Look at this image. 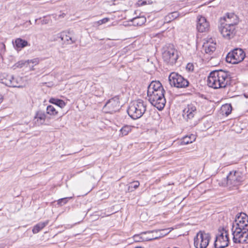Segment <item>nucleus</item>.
Returning a JSON list of instances; mask_svg holds the SVG:
<instances>
[{
    "instance_id": "obj_29",
    "label": "nucleus",
    "mask_w": 248,
    "mask_h": 248,
    "mask_svg": "<svg viewBox=\"0 0 248 248\" xmlns=\"http://www.w3.org/2000/svg\"><path fill=\"white\" fill-rule=\"evenodd\" d=\"M222 112L224 113L226 116L229 115L232 112V107L230 104H226L223 105L221 107Z\"/></svg>"
},
{
    "instance_id": "obj_1",
    "label": "nucleus",
    "mask_w": 248,
    "mask_h": 248,
    "mask_svg": "<svg viewBox=\"0 0 248 248\" xmlns=\"http://www.w3.org/2000/svg\"><path fill=\"white\" fill-rule=\"evenodd\" d=\"M232 231L234 243H248V216L246 213L237 214Z\"/></svg>"
},
{
    "instance_id": "obj_43",
    "label": "nucleus",
    "mask_w": 248,
    "mask_h": 248,
    "mask_svg": "<svg viewBox=\"0 0 248 248\" xmlns=\"http://www.w3.org/2000/svg\"><path fill=\"white\" fill-rule=\"evenodd\" d=\"M248 164H246V168L247 167Z\"/></svg>"
},
{
    "instance_id": "obj_24",
    "label": "nucleus",
    "mask_w": 248,
    "mask_h": 248,
    "mask_svg": "<svg viewBox=\"0 0 248 248\" xmlns=\"http://www.w3.org/2000/svg\"><path fill=\"white\" fill-rule=\"evenodd\" d=\"M179 14L177 11L170 13L165 17V22L166 23H170L171 21L177 18L178 17H179Z\"/></svg>"
},
{
    "instance_id": "obj_37",
    "label": "nucleus",
    "mask_w": 248,
    "mask_h": 248,
    "mask_svg": "<svg viewBox=\"0 0 248 248\" xmlns=\"http://www.w3.org/2000/svg\"><path fill=\"white\" fill-rule=\"evenodd\" d=\"M146 4H147V2L146 0H139V1H138V4L140 6H143V5H146Z\"/></svg>"
},
{
    "instance_id": "obj_40",
    "label": "nucleus",
    "mask_w": 248,
    "mask_h": 248,
    "mask_svg": "<svg viewBox=\"0 0 248 248\" xmlns=\"http://www.w3.org/2000/svg\"><path fill=\"white\" fill-rule=\"evenodd\" d=\"M197 124V122H195V123L193 124V125H196Z\"/></svg>"
},
{
    "instance_id": "obj_39",
    "label": "nucleus",
    "mask_w": 248,
    "mask_h": 248,
    "mask_svg": "<svg viewBox=\"0 0 248 248\" xmlns=\"http://www.w3.org/2000/svg\"><path fill=\"white\" fill-rule=\"evenodd\" d=\"M2 101H3V97L1 94H0V104L2 102Z\"/></svg>"
},
{
    "instance_id": "obj_14",
    "label": "nucleus",
    "mask_w": 248,
    "mask_h": 248,
    "mask_svg": "<svg viewBox=\"0 0 248 248\" xmlns=\"http://www.w3.org/2000/svg\"><path fill=\"white\" fill-rule=\"evenodd\" d=\"M104 108L108 109V112L113 113L119 110L120 102L117 97H113L108 100L105 105Z\"/></svg>"
},
{
    "instance_id": "obj_11",
    "label": "nucleus",
    "mask_w": 248,
    "mask_h": 248,
    "mask_svg": "<svg viewBox=\"0 0 248 248\" xmlns=\"http://www.w3.org/2000/svg\"><path fill=\"white\" fill-rule=\"evenodd\" d=\"M20 78H15L13 75L8 74L6 73L0 75V80L1 82L5 85L11 87L20 88L19 81Z\"/></svg>"
},
{
    "instance_id": "obj_21",
    "label": "nucleus",
    "mask_w": 248,
    "mask_h": 248,
    "mask_svg": "<svg viewBox=\"0 0 248 248\" xmlns=\"http://www.w3.org/2000/svg\"><path fill=\"white\" fill-rule=\"evenodd\" d=\"M48 220H46L43 222H40L38 223V224H37L33 227V228L32 230V232L34 234L37 233L41 230H42L45 226H46L48 224Z\"/></svg>"
},
{
    "instance_id": "obj_41",
    "label": "nucleus",
    "mask_w": 248,
    "mask_h": 248,
    "mask_svg": "<svg viewBox=\"0 0 248 248\" xmlns=\"http://www.w3.org/2000/svg\"><path fill=\"white\" fill-rule=\"evenodd\" d=\"M244 96L246 98H248V95H247L246 94H244Z\"/></svg>"
},
{
    "instance_id": "obj_19",
    "label": "nucleus",
    "mask_w": 248,
    "mask_h": 248,
    "mask_svg": "<svg viewBox=\"0 0 248 248\" xmlns=\"http://www.w3.org/2000/svg\"><path fill=\"white\" fill-rule=\"evenodd\" d=\"M46 118L45 113L39 110L36 112L34 117V123L37 125H40L44 124Z\"/></svg>"
},
{
    "instance_id": "obj_8",
    "label": "nucleus",
    "mask_w": 248,
    "mask_h": 248,
    "mask_svg": "<svg viewBox=\"0 0 248 248\" xmlns=\"http://www.w3.org/2000/svg\"><path fill=\"white\" fill-rule=\"evenodd\" d=\"M227 184L230 186H237L244 180L243 173L239 171H230L226 177Z\"/></svg>"
},
{
    "instance_id": "obj_30",
    "label": "nucleus",
    "mask_w": 248,
    "mask_h": 248,
    "mask_svg": "<svg viewBox=\"0 0 248 248\" xmlns=\"http://www.w3.org/2000/svg\"><path fill=\"white\" fill-rule=\"evenodd\" d=\"M27 61H29L28 67L31 70H33L34 66L38 64L39 62V59L38 58H34L32 60H28Z\"/></svg>"
},
{
    "instance_id": "obj_35",
    "label": "nucleus",
    "mask_w": 248,
    "mask_h": 248,
    "mask_svg": "<svg viewBox=\"0 0 248 248\" xmlns=\"http://www.w3.org/2000/svg\"><path fill=\"white\" fill-rule=\"evenodd\" d=\"M109 21V18L108 17H105L102 19H101L97 21L98 25H102L105 24Z\"/></svg>"
},
{
    "instance_id": "obj_7",
    "label": "nucleus",
    "mask_w": 248,
    "mask_h": 248,
    "mask_svg": "<svg viewBox=\"0 0 248 248\" xmlns=\"http://www.w3.org/2000/svg\"><path fill=\"white\" fill-rule=\"evenodd\" d=\"M164 93H161L147 95L148 100L159 110H162L164 108L166 103Z\"/></svg>"
},
{
    "instance_id": "obj_33",
    "label": "nucleus",
    "mask_w": 248,
    "mask_h": 248,
    "mask_svg": "<svg viewBox=\"0 0 248 248\" xmlns=\"http://www.w3.org/2000/svg\"><path fill=\"white\" fill-rule=\"evenodd\" d=\"M72 197H66L64 198H62L58 201V203L61 205H62L67 203L68 201V199H71Z\"/></svg>"
},
{
    "instance_id": "obj_27",
    "label": "nucleus",
    "mask_w": 248,
    "mask_h": 248,
    "mask_svg": "<svg viewBox=\"0 0 248 248\" xmlns=\"http://www.w3.org/2000/svg\"><path fill=\"white\" fill-rule=\"evenodd\" d=\"M29 61L27 60H21L18 61L13 66L14 69L16 68H21L23 67H28Z\"/></svg>"
},
{
    "instance_id": "obj_3",
    "label": "nucleus",
    "mask_w": 248,
    "mask_h": 248,
    "mask_svg": "<svg viewBox=\"0 0 248 248\" xmlns=\"http://www.w3.org/2000/svg\"><path fill=\"white\" fill-rule=\"evenodd\" d=\"M147 104L142 99H138L131 104L127 110L129 116L133 119H138L144 114L146 110Z\"/></svg>"
},
{
    "instance_id": "obj_15",
    "label": "nucleus",
    "mask_w": 248,
    "mask_h": 248,
    "mask_svg": "<svg viewBox=\"0 0 248 248\" xmlns=\"http://www.w3.org/2000/svg\"><path fill=\"white\" fill-rule=\"evenodd\" d=\"M161 93H165V91L159 81H152L148 85L147 95Z\"/></svg>"
},
{
    "instance_id": "obj_32",
    "label": "nucleus",
    "mask_w": 248,
    "mask_h": 248,
    "mask_svg": "<svg viewBox=\"0 0 248 248\" xmlns=\"http://www.w3.org/2000/svg\"><path fill=\"white\" fill-rule=\"evenodd\" d=\"M131 130L130 126L126 125L124 126L120 130V133L122 136L127 135L128 133Z\"/></svg>"
},
{
    "instance_id": "obj_9",
    "label": "nucleus",
    "mask_w": 248,
    "mask_h": 248,
    "mask_svg": "<svg viewBox=\"0 0 248 248\" xmlns=\"http://www.w3.org/2000/svg\"><path fill=\"white\" fill-rule=\"evenodd\" d=\"M218 29L223 37L228 40L233 38L237 32L236 27L222 22L218 27Z\"/></svg>"
},
{
    "instance_id": "obj_16",
    "label": "nucleus",
    "mask_w": 248,
    "mask_h": 248,
    "mask_svg": "<svg viewBox=\"0 0 248 248\" xmlns=\"http://www.w3.org/2000/svg\"><path fill=\"white\" fill-rule=\"evenodd\" d=\"M74 32L73 31H62L57 35V38H60L62 41L67 44H72L76 42V39L73 37Z\"/></svg>"
},
{
    "instance_id": "obj_10",
    "label": "nucleus",
    "mask_w": 248,
    "mask_h": 248,
    "mask_svg": "<svg viewBox=\"0 0 248 248\" xmlns=\"http://www.w3.org/2000/svg\"><path fill=\"white\" fill-rule=\"evenodd\" d=\"M228 232L222 228L221 231H219V233L216 236V240L214 243L215 248H224L227 247L229 243V239Z\"/></svg>"
},
{
    "instance_id": "obj_2",
    "label": "nucleus",
    "mask_w": 248,
    "mask_h": 248,
    "mask_svg": "<svg viewBox=\"0 0 248 248\" xmlns=\"http://www.w3.org/2000/svg\"><path fill=\"white\" fill-rule=\"evenodd\" d=\"M231 78L227 71L222 70L213 71L208 77L207 84L214 89L224 88L231 84Z\"/></svg>"
},
{
    "instance_id": "obj_12",
    "label": "nucleus",
    "mask_w": 248,
    "mask_h": 248,
    "mask_svg": "<svg viewBox=\"0 0 248 248\" xmlns=\"http://www.w3.org/2000/svg\"><path fill=\"white\" fill-rule=\"evenodd\" d=\"M197 114L196 103H190L187 104L183 110V116L187 122L191 123Z\"/></svg>"
},
{
    "instance_id": "obj_23",
    "label": "nucleus",
    "mask_w": 248,
    "mask_h": 248,
    "mask_svg": "<svg viewBox=\"0 0 248 248\" xmlns=\"http://www.w3.org/2000/svg\"><path fill=\"white\" fill-rule=\"evenodd\" d=\"M196 140L195 135L191 134L189 136H186L183 139L181 142V145H186Z\"/></svg>"
},
{
    "instance_id": "obj_34",
    "label": "nucleus",
    "mask_w": 248,
    "mask_h": 248,
    "mask_svg": "<svg viewBox=\"0 0 248 248\" xmlns=\"http://www.w3.org/2000/svg\"><path fill=\"white\" fill-rule=\"evenodd\" d=\"M134 240L136 242H141L144 240V239L142 237L140 236V235H135L133 236Z\"/></svg>"
},
{
    "instance_id": "obj_26",
    "label": "nucleus",
    "mask_w": 248,
    "mask_h": 248,
    "mask_svg": "<svg viewBox=\"0 0 248 248\" xmlns=\"http://www.w3.org/2000/svg\"><path fill=\"white\" fill-rule=\"evenodd\" d=\"M15 46L17 48H23L28 45L27 41L21 38H17L15 40Z\"/></svg>"
},
{
    "instance_id": "obj_38",
    "label": "nucleus",
    "mask_w": 248,
    "mask_h": 248,
    "mask_svg": "<svg viewBox=\"0 0 248 248\" xmlns=\"http://www.w3.org/2000/svg\"><path fill=\"white\" fill-rule=\"evenodd\" d=\"M158 237L157 236H155V237H147L146 238V240H154V239H156Z\"/></svg>"
},
{
    "instance_id": "obj_25",
    "label": "nucleus",
    "mask_w": 248,
    "mask_h": 248,
    "mask_svg": "<svg viewBox=\"0 0 248 248\" xmlns=\"http://www.w3.org/2000/svg\"><path fill=\"white\" fill-rule=\"evenodd\" d=\"M134 26H141L146 21V18L143 16H138L134 18L132 21Z\"/></svg>"
},
{
    "instance_id": "obj_28",
    "label": "nucleus",
    "mask_w": 248,
    "mask_h": 248,
    "mask_svg": "<svg viewBox=\"0 0 248 248\" xmlns=\"http://www.w3.org/2000/svg\"><path fill=\"white\" fill-rule=\"evenodd\" d=\"M46 113L52 116H57L58 111L52 105H48L46 108Z\"/></svg>"
},
{
    "instance_id": "obj_5",
    "label": "nucleus",
    "mask_w": 248,
    "mask_h": 248,
    "mask_svg": "<svg viewBox=\"0 0 248 248\" xmlns=\"http://www.w3.org/2000/svg\"><path fill=\"white\" fill-rule=\"evenodd\" d=\"M169 81L171 86L177 88H186L189 84L187 79L175 72H172L170 74Z\"/></svg>"
},
{
    "instance_id": "obj_6",
    "label": "nucleus",
    "mask_w": 248,
    "mask_h": 248,
    "mask_svg": "<svg viewBox=\"0 0 248 248\" xmlns=\"http://www.w3.org/2000/svg\"><path fill=\"white\" fill-rule=\"evenodd\" d=\"M245 56V53L242 49L236 48L228 53L226 57V61L230 63L237 64L241 62Z\"/></svg>"
},
{
    "instance_id": "obj_18",
    "label": "nucleus",
    "mask_w": 248,
    "mask_h": 248,
    "mask_svg": "<svg viewBox=\"0 0 248 248\" xmlns=\"http://www.w3.org/2000/svg\"><path fill=\"white\" fill-rule=\"evenodd\" d=\"M209 23L205 17L198 15L197 17V29L200 32H204L208 31Z\"/></svg>"
},
{
    "instance_id": "obj_20",
    "label": "nucleus",
    "mask_w": 248,
    "mask_h": 248,
    "mask_svg": "<svg viewBox=\"0 0 248 248\" xmlns=\"http://www.w3.org/2000/svg\"><path fill=\"white\" fill-rule=\"evenodd\" d=\"M205 52L207 54H212L216 50V43H207L204 44L203 46Z\"/></svg>"
},
{
    "instance_id": "obj_22",
    "label": "nucleus",
    "mask_w": 248,
    "mask_h": 248,
    "mask_svg": "<svg viewBox=\"0 0 248 248\" xmlns=\"http://www.w3.org/2000/svg\"><path fill=\"white\" fill-rule=\"evenodd\" d=\"M49 102L51 104L57 105L61 108H63L66 105V103L64 102V101H63L62 99H57L55 98L52 97L50 98Z\"/></svg>"
},
{
    "instance_id": "obj_31",
    "label": "nucleus",
    "mask_w": 248,
    "mask_h": 248,
    "mask_svg": "<svg viewBox=\"0 0 248 248\" xmlns=\"http://www.w3.org/2000/svg\"><path fill=\"white\" fill-rule=\"evenodd\" d=\"M139 185L140 183L138 181L131 183L129 184L128 190L129 191L132 192L134 189H137L139 186Z\"/></svg>"
},
{
    "instance_id": "obj_36",
    "label": "nucleus",
    "mask_w": 248,
    "mask_h": 248,
    "mask_svg": "<svg viewBox=\"0 0 248 248\" xmlns=\"http://www.w3.org/2000/svg\"><path fill=\"white\" fill-rule=\"evenodd\" d=\"M194 65L192 63H188L186 66V69L189 71H193L194 70Z\"/></svg>"
},
{
    "instance_id": "obj_42",
    "label": "nucleus",
    "mask_w": 248,
    "mask_h": 248,
    "mask_svg": "<svg viewBox=\"0 0 248 248\" xmlns=\"http://www.w3.org/2000/svg\"><path fill=\"white\" fill-rule=\"evenodd\" d=\"M64 15H65V14H63L62 15V17H63V16H64Z\"/></svg>"
},
{
    "instance_id": "obj_13",
    "label": "nucleus",
    "mask_w": 248,
    "mask_h": 248,
    "mask_svg": "<svg viewBox=\"0 0 248 248\" xmlns=\"http://www.w3.org/2000/svg\"><path fill=\"white\" fill-rule=\"evenodd\" d=\"M177 51L174 48H168L162 53L164 61L168 64L172 65L178 59Z\"/></svg>"
},
{
    "instance_id": "obj_4",
    "label": "nucleus",
    "mask_w": 248,
    "mask_h": 248,
    "mask_svg": "<svg viewBox=\"0 0 248 248\" xmlns=\"http://www.w3.org/2000/svg\"><path fill=\"white\" fill-rule=\"evenodd\" d=\"M211 237L208 232L200 231L197 233L194 239V245L196 248H206L209 245Z\"/></svg>"
},
{
    "instance_id": "obj_17",
    "label": "nucleus",
    "mask_w": 248,
    "mask_h": 248,
    "mask_svg": "<svg viewBox=\"0 0 248 248\" xmlns=\"http://www.w3.org/2000/svg\"><path fill=\"white\" fill-rule=\"evenodd\" d=\"M221 20H223L225 23L227 24H230L231 26L236 27V26L239 22V19L238 16L234 13H227L225 16L221 18Z\"/></svg>"
}]
</instances>
